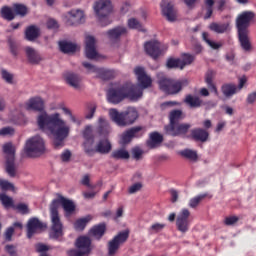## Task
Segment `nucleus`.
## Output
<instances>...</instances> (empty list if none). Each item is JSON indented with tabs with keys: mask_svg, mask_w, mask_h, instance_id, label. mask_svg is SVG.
<instances>
[{
	"mask_svg": "<svg viewBox=\"0 0 256 256\" xmlns=\"http://www.w3.org/2000/svg\"><path fill=\"white\" fill-rule=\"evenodd\" d=\"M128 26L132 30H138L140 32H145V29L143 28L142 24L139 22V20L135 18H131L128 20Z\"/></svg>",
	"mask_w": 256,
	"mask_h": 256,
	"instance_id": "obj_44",
	"label": "nucleus"
},
{
	"mask_svg": "<svg viewBox=\"0 0 256 256\" xmlns=\"http://www.w3.org/2000/svg\"><path fill=\"white\" fill-rule=\"evenodd\" d=\"M20 46L17 44V42L10 41V52L13 56L19 55Z\"/></svg>",
	"mask_w": 256,
	"mask_h": 256,
	"instance_id": "obj_55",
	"label": "nucleus"
},
{
	"mask_svg": "<svg viewBox=\"0 0 256 256\" xmlns=\"http://www.w3.org/2000/svg\"><path fill=\"white\" fill-rule=\"evenodd\" d=\"M144 51L147 55H150L152 58L157 59L163 53L162 45L158 41H150L144 44Z\"/></svg>",
	"mask_w": 256,
	"mask_h": 256,
	"instance_id": "obj_19",
	"label": "nucleus"
},
{
	"mask_svg": "<svg viewBox=\"0 0 256 256\" xmlns=\"http://www.w3.org/2000/svg\"><path fill=\"white\" fill-rule=\"evenodd\" d=\"M229 23H212L209 25V29L216 34H224L229 30Z\"/></svg>",
	"mask_w": 256,
	"mask_h": 256,
	"instance_id": "obj_29",
	"label": "nucleus"
},
{
	"mask_svg": "<svg viewBox=\"0 0 256 256\" xmlns=\"http://www.w3.org/2000/svg\"><path fill=\"white\" fill-rule=\"evenodd\" d=\"M59 48L62 53H74L78 50V45L72 42H59Z\"/></svg>",
	"mask_w": 256,
	"mask_h": 256,
	"instance_id": "obj_30",
	"label": "nucleus"
},
{
	"mask_svg": "<svg viewBox=\"0 0 256 256\" xmlns=\"http://www.w3.org/2000/svg\"><path fill=\"white\" fill-rule=\"evenodd\" d=\"M159 88L161 91L167 94H177L182 91L184 87H187L189 85L188 80H170L167 79L163 73H158L157 75Z\"/></svg>",
	"mask_w": 256,
	"mask_h": 256,
	"instance_id": "obj_6",
	"label": "nucleus"
},
{
	"mask_svg": "<svg viewBox=\"0 0 256 256\" xmlns=\"http://www.w3.org/2000/svg\"><path fill=\"white\" fill-rule=\"evenodd\" d=\"M180 155L191 162H197L198 161V153L197 151L186 149L180 152Z\"/></svg>",
	"mask_w": 256,
	"mask_h": 256,
	"instance_id": "obj_39",
	"label": "nucleus"
},
{
	"mask_svg": "<svg viewBox=\"0 0 256 256\" xmlns=\"http://www.w3.org/2000/svg\"><path fill=\"white\" fill-rule=\"evenodd\" d=\"M47 27H48V29L56 30V29H59V23L57 21H55L54 19L50 18L47 21Z\"/></svg>",
	"mask_w": 256,
	"mask_h": 256,
	"instance_id": "obj_59",
	"label": "nucleus"
},
{
	"mask_svg": "<svg viewBox=\"0 0 256 256\" xmlns=\"http://www.w3.org/2000/svg\"><path fill=\"white\" fill-rule=\"evenodd\" d=\"M107 35L111 41L119 40L120 37L127 35V28L125 26H117L113 29H110L107 32Z\"/></svg>",
	"mask_w": 256,
	"mask_h": 256,
	"instance_id": "obj_24",
	"label": "nucleus"
},
{
	"mask_svg": "<svg viewBox=\"0 0 256 256\" xmlns=\"http://www.w3.org/2000/svg\"><path fill=\"white\" fill-rule=\"evenodd\" d=\"M3 153L7 155V160H14L15 147L11 142H7L2 146Z\"/></svg>",
	"mask_w": 256,
	"mask_h": 256,
	"instance_id": "obj_36",
	"label": "nucleus"
},
{
	"mask_svg": "<svg viewBox=\"0 0 256 256\" xmlns=\"http://www.w3.org/2000/svg\"><path fill=\"white\" fill-rule=\"evenodd\" d=\"M182 117V111L181 110H174L170 113V124L169 125H174L178 124V121Z\"/></svg>",
	"mask_w": 256,
	"mask_h": 256,
	"instance_id": "obj_48",
	"label": "nucleus"
},
{
	"mask_svg": "<svg viewBox=\"0 0 256 256\" xmlns=\"http://www.w3.org/2000/svg\"><path fill=\"white\" fill-rule=\"evenodd\" d=\"M181 70H183L186 66L191 65L194 61V56L191 54H182L181 56Z\"/></svg>",
	"mask_w": 256,
	"mask_h": 256,
	"instance_id": "obj_45",
	"label": "nucleus"
},
{
	"mask_svg": "<svg viewBox=\"0 0 256 256\" xmlns=\"http://www.w3.org/2000/svg\"><path fill=\"white\" fill-rule=\"evenodd\" d=\"M189 216L188 209H182L177 216L176 226L181 233H186L189 230Z\"/></svg>",
	"mask_w": 256,
	"mask_h": 256,
	"instance_id": "obj_17",
	"label": "nucleus"
},
{
	"mask_svg": "<svg viewBox=\"0 0 256 256\" xmlns=\"http://www.w3.org/2000/svg\"><path fill=\"white\" fill-rule=\"evenodd\" d=\"M129 238V231H123L119 232L113 240L109 242V255L113 256L115 253H117L120 245L125 243L127 239Z\"/></svg>",
	"mask_w": 256,
	"mask_h": 256,
	"instance_id": "obj_14",
	"label": "nucleus"
},
{
	"mask_svg": "<svg viewBox=\"0 0 256 256\" xmlns=\"http://www.w3.org/2000/svg\"><path fill=\"white\" fill-rule=\"evenodd\" d=\"M144 151L140 147H134L132 149V156L136 161H139L142 159Z\"/></svg>",
	"mask_w": 256,
	"mask_h": 256,
	"instance_id": "obj_53",
	"label": "nucleus"
},
{
	"mask_svg": "<svg viewBox=\"0 0 256 256\" xmlns=\"http://www.w3.org/2000/svg\"><path fill=\"white\" fill-rule=\"evenodd\" d=\"M91 221V216H87L84 218H80L78 219L75 224H74V228L77 231H83L86 227V225Z\"/></svg>",
	"mask_w": 256,
	"mask_h": 256,
	"instance_id": "obj_41",
	"label": "nucleus"
},
{
	"mask_svg": "<svg viewBox=\"0 0 256 256\" xmlns=\"http://www.w3.org/2000/svg\"><path fill=\"white\" fill-rule=\"evenodd\" d=\"M64 21L70 26L83 24L85 22L84 12L80 9H73L64 15Z\"/></svg>",
	"mask_w": 256,
	"mask_h": 256,
	"instance_id": "obj_13",
	"label": "nucleus"
},
{
	"mask_svg": "<svg viewBox=\"0 0 256 256\" xmlns=\"http://www.w3.org/2000/svg\"><path fill=\"white\" fill-rule=\"evenodd\" d=\"M184 103L190 108H199L202 105V100L197 96L188 95L186 99H184Z\"/></svg>",
	"mask_w": 256,
	"mask_h": 256,
	"instance_id": "obj_34",
	"label": "nucleus"
},
{
	"mask_svg": "<svg viewBox=\"0 0 256 256\" xmlns=\"http://www.w3.org/2000/svg\"><path fill=\"white\" fill-rule=\"evenodd\" d=\"M223 96L231 98L233 95L239 93L237 85L233 83H226L221 86Z\"/></svg>",
	"mask_w": 256,
	"mask_h": 256,
	"instance_id": "obj_27",
	"label": "nucleus"
},
{
	"mask_svg": "<svg viewBox=\"0 0 256 256\" xmlns=\"http://www.w3.org/2000/svg\"><path fill=\"white\" fill-rule=\"evenodd\" d=\"M14 233V228L10 227L7 229L6 233L4 234L6 241H11L12 235Z\"/></svg>",
	"mask_w": 256,
	"mask_h": 256,
	"instance_id": "obj_63",
	"label": "nucleus"
},
{
	"mask_svg": "<svg viewBox=\"0 0 256 256\" xmlns=\"http://www.w3.org/2000/svg\"><path fill=\"white\" fill-rule=\"evenodd\" d=\"M160 6L162 14L168 21L174 22L177 20V10L173 8V3L170 0H163Z\"/></svg>",
	"mask_w": 256,
	"mask_h": 256,
	"instance_id": "obj_18",
	"label": "nucleus"
},
{
	"mask_svg": "<svg viewBox=\"0 0 256 256\" xmlns=\"http://www.w3.org/2000/svg\"><path fill=\"white\" fill-rule=\"evenodd\" d=\"M82 65L85 69H87L88 73H95L98 78L103 80H109L114 77V72L112 70L99 68L89 62H83Z\"/></svg>",
	"mask_w": 256,
	"mask_h": 256,
	"instance_id": "obj_11",
	"label": "nucleus"
},
{
	"mask_svg": "<svg viewBox=\"0 0 256 256\" xmlns=\"http://www.w3.org/2000/svg\"><path fill=\"white\" fill-rule=\"evenodd\" d=\"M44 227H45V225L38 218H36V217L31 218L28 221V225H27L28 238L31 239L34 234L41 232Z\"/></svg>",
	"mask_w": 256,
	"mask_h": 256,
	"instance_id": "obj_20",
	"label": "nucleus"
},
{
	"mask_svg": "<svg viewBox=\"0 0 256 256\" xmlns=\"http://www.w3.org/2000/svg\"><path fill=\"white\" fill-rule=\"evenodd\" d=\"M167 67L169 69L178 68V69L182 70L181 59L170 58L167 62Z\"/></svg>",
	"mask_w": 256,
	"mask_h": 256,
	"instance_id": "obj_50",
	"label": "nucleus"
},
{
	"mask_svg": "<svg viewBox=\"0 0 256 256\" xmlns=\"http://www.w3.org/2000/svg\"><path fill=\"white\" fill-rule=\"evenodd\" d=\"M191 128V125L189 123H175L172 125H167L164 127L167 134L175 137V136H182L185 135L189 129Z\"/></svg>",
	"mask_w": 256,
	"mask_h": 256,
	"instance_id": "obj_15",
	"label": "nucleus"
},
{
	"mask_svg": "<svg viewBox=\"0 0 256 256\" xmlns=\"http://www.w3.org/2000/svg\"><path fill=\"white\" fill-rule=\"evenodd\" d=\"M25 52L31 64H39L42 61L41 55L34 48L28 46L25 48Z\"/></svg>",
	"mask_w": 256,
	"mask_h": 256,
	"instance_id": "obj_26",
	"label": "nucleus"
},
{
	"mask_svg": "<svg viewBox=\"0 0 256 256\" xmlns=\"http://www.w3.org/2000/svg\"><path fill=\"white\" fill-rule=\"evenodd\" d=\"M134 73L137 78L138 85H135L137 87V90H140L143 92V90L148 89L152 85V79L151 77L146 73L145 68L141 66H137L134 68Z\"/></svg>",
	"mask_w": 256,
	"mask_h": 256,
	"instance_id": "obj_10",
	"label": "nucleus"
},
{
	"mask_svg": "<svg viewBox=\"0 0 256 256\" xmlns=\"http://www.w3.org/2000/svg\"><path fill=\"white\" fill-rule=\"evenodd\" d=\"M0 15L2 18L6 19L8 21H12L15 17V14H14L12 8L9 6L1 7Z\"/></svg>",
	"mask_w": 256,
	"mask_h": 256,
	"instance_id": "obj_38",
	"label": "nucleus"
},
{
	"mask_svg": "<svg viewBox=\"0 0 256 256\" xmlns=\"http://www.w3.org/2000/svg\"><path fill=\"white\" fill-rule=\"evenodd\" d=\"M91 240L87 236H80L76 240L77 250H70L68 252L69 256H85L88 255L91 251Z\"/></svg>",
	"mask_w": 256,
	"mask_h": 256,
	"instance_id": "obj_9",
	"label": "nucleus"
},
{
	"mask_svg": "<svg viewBox=\"0 0 256 256\" xmlns=\"http://www.w3.org/2000/svg\"><path fill=\"white\" fill-rule=\"evenodd\" d=\"M64 80L75 90H80L82 87L81 78L77 74L71 72L64 73Z\"/></svg>",
	"mask_w": 256,
	"mask_h": 256,
	"instance_id": "obj_23",
	"label": "nucleus"
},
{
	"mask_svg": "<svg viewBox=\"0 0 256 256\" xmlns=\"http://www.w3.org/2000/svg\"><path fill=\"white\" fill-rule=\"evenodd\" d=\"M143 92L132 82H126L120 85H113L107 92V100L113 105L120 104L125 99L138 101L142 98Z\"/></svg>",
	"mask_w": 256,
	"mask_h": 256,
	"instance_id": "obj_2",
	"label": "nucleus"
},
{
	"mask_svg": "<svg viewBox=\"0 0 256 256\" xmlns=\"http://www.w3.org/2000/svg\"><path fill=\"white\" fill-rule=\"evenodd\" d=\"M143 188V184L141 182H136L134 184H132L129 188H128V193L130 195L136 194L139 191H141Z\"/></svg>",
	"mask_w": 256,
	"mask_h": 256,
	"instance_id": "obj_52",
	"label": "nucleus"
},
{
	"mask_svg": "<svg viewBox=\"0 0 256 256\" xmlns=\"http://www.w3.org/2000/svg\"><path fill=\"white\" fill-rule=\"evenodd\" d=\"M192 137L196 141L206 142L209 137V133L204 129H196L192 131Z\"/></svg>",
	"mask_w": 256,
	"mask_h": 256,
	"instance_id": "obj_33",
	"label": "nucleus"
},
{
	"mask_svg": "<svg viewBox=\"0 0 256 256\" xmlns=\"http://www.w3.org/2000/svg\"><path fill=\"white\" fill-rule=\"evenodd\" d=\"M205 194H199L198 196H195L190 199L189 201V207L195 208L198 207V205L205 199Z\"/></svg>",
	"mask_w": 256,
	"mask_h": 256,
	"instance_id": "obj_49",
	"label": "nucleus"
},
{
	"mask_svg": "<svg viewBox=\"0 0 256 256\" xmlns=\"http://www.w3.org/2000/svg\"><path fill=\"white\" fill-rule=\"evenodd\" d=\"M96 43L93 36L86 37V56L91 60L98 59L99 56L97 47L95 46Z\"/></svg>",
	"mask_w": 256,
	"mask_h": 256,
	"instance_id": "obj_21",
	"label": "nucleus"
},
{
	"mask_svg": "<svg viewBox=\"0 0 256 256\" xmlns=\"http://www.w3.org/2000/svg\"><path fill=\"white\" fill-rule=\"evenodd\" d=\"M16 209L18 210L19 213H21L22 215H27L29 214V208L26 204H18L16 206Z\"/></svg>",
	"mask_w": 256,
	"mask_h": 256,
	"instance_id": "obj_56",
	"label": "nucleus"
},
{
	"mask_svg": "<svg viewBox=\"0 0 256 256\" xmlns=\"http://www.w3.org/2000/svg\"><path fill=\"white\" fill-rule=\"evenodd\" d=\"M13 10L16 15H20V17H25V15L28 14V8L27 6H24L22 4H16L13 6Z\"/></svg>",
	"mask_w": 256,
	"mask_h": 256,
	"instance_id": "obj_47",
	"label": "nucleus"
},
{
	"mask_svg": "<svg viewBox=\"0 0 256 256\" xmlns=\"http://www.w3.org/2000/svg\"><path fill=\"white\" fill-rule=\"evenodd\" d=\"M165 226V224L155 223L151 226L149 231L151 234L160 233L165 228Z\"/></svg>",
	"mask_w": 256,
	"mask_h": 256,
	"instance_id": "obj_54",
	"label": "nucleus"
},
{
	"mask_svg": "<svg viewBox=\"0 0 256 256\" xmlns=\"http://www.w3.org/2000/svg\"><path fill=\"white\" fill-rule=\"evenodd\" d=\"M238 38H239V43H240L241 49L247 53L251 52L252 44H251V40L249 38V31L238 32Z\"/></svg>",
	"mask_w": 256,
	"mask_h": 256,
	"instance_id": "obj_22",
	"label": "nucleus"
},
{
	"mask_svg": "<svg viewBox=\"0 0 256 256\" xmlns=\"http://www.w3.org/2000/svg\"><path fill=\"white\" fill-rule=\"evenodd\" d=\"M6 171L10 177H15L17 174V168L15 167L14 159H7Z\"/></svg>",
	"mask_w": 256,
	"mask_h": 256,
	"instance_id": "obj_43",
	"label": "nucleus"
},
{
	"mask_svg": "<svg viewBox=\"0 0 256 256\" xmlns=\"http://www.w3.org/2000/svg\"><path fill=\"white\" fill-rule=\"evenodd\" d=\"M143 134H144V128L142 126L133 127L121 135L120 144L121 145L129 144L132 138L141 137L143 136Z\"/></svg>",
	"mask_w": 256,
	"mask_h": 256,
	"instance_id": "obj_16",
	"label": "nucleus"
},
{
	"mask_svg": "<svg viewBox=\"0 0 256 256\" xmlns=\"http://www.w3.org/2000/svg\"><path fill=\"white\" fill-rule=\"evenodd\" d=\"M109 116L119 127H126L137 121L139 113L137 109L133 107H129L126 111L121 113L117 109L112 108L109 110Z\"/></svg>",
	"mask_w": 256,
	"mask_h": 256,
	"instance_id": "obj_5",
	"label": "nucleus"
},
{
	"mask_svg": "<svg viewBox=\"0 0 256 256\" xmlns=\"http://www.w3.org/2000/svg\"><path fill=\"white\" fill-rule=\"evenodd\" d=\"M247 83V78L245 76H242L240 79H239V83H238V86H237V90L240 92L242 91V89L244 88L245 84Z\"/></svg>",
	"mask_w": 256,
	"mask_h": 256,
	"instance_id": "obj_62",
	"label": "nucleus"
},
{
	"mask_svg": "<svg viewBox=\"0 0 256 256\" xmlns=\"http://www.w3.org/2000/svg\"><path fill=\"white\" fill-rule=\"evenodd\" d=\"M213 78H214V72L212 70H209L206 74V83L208 85V88L210 89L211 93L215 95H219L217 87L213 84Z\"/></svg>",
	"mask_w": 256,
	"mask_h": 256,
	"instance_id": "obj_37",
	"label": "nucleus"
},
{
	"mask_svg": "<svg viewBox=\"0 0 256 256\" xmlns=\"http://www.w3.org/2000/svg\"><path fill=\"white\" fill-rule=\"evenodd\" d=\"M111 157L115 160H127L130 158V154L126 149L120 148L113 151Z\"/></svg>",
	"mask_w": 256,
	"mask_h": 256,
	"instance_id": "obj_35",
	"label": "nucleus"
},
{
	"mask_svg": "<svg viewBox=\"0 0 256 256\" xmlns=\"http://www.w3.org/2000/svg\"><path fill=\"white\" fill-rule=\"evenodd\" d=\"M98 132L101 135H107L111 132L109 122L104 117H99L98 118Z\"/></svg>",
	"mask_w": 256,
	"mask_h": 256,
	"instance_id": "obj_28",
	"label": "nucleus"
},
{
	"mask_svg": "<svg viewBox=\"0 0 256 256\" xmlns=\"http://www.w3.org/2000/svg\"><path fill=\"white\" fill-rule=\"evenodd\" d=\"M13 134L14 129L12 127H3L2 129H0V136H8Z\"/></svg>",
	"mask_w": 256,
	"mask_h": 256,
	"instance_id": "obj_58",
	"label": "nucleus"
},
{
	"mask_svg": "<svg viewBox=\"0 0 256 256\" xmlns=\"http://www.w3.org/2000/svg\"><path fill=\"white\" fill-rule=\"evenodd\" d=\"M105 230V224H99L98 226H95L91 229L90 235L95 239L100 240L103 237Z\"/></svg>",
	"mask_w": 256,
	"mask_h": 256,
	"instance_id": "obj_32",
	"label": "nucleus"
},
{
	"mask_svg": "<svg viewBox=\"0 0 256 256\" xmlns=\"http://www.w3.org/2000/svg\"><path fill=\"white\" fill-rule=\"evenodd\" d=\"M202 39L213 50H218L222 47L221 42L211 41L210 38H209V34L207 32L202 33Z\"/></svg>",
	"mask_w": 256,
	"mask_h": 256,
	"instance_id": "obj_40",
	"label": "nucleus"
},
{
	"mask_svg": "<svg viewBox=\"0 0 256 256\" xmlns=\"http://www.w3.org/2000/svg\"><path fill=\"white\" fill-rule=\"evenodd\" d=\"M41 34L40 28L35 25H31L26 30V38L29 41H34L37 39Z\"/></svg>",
	"mask_w": 256,
	"mask_h": 256,
	"instance_id": "obj_31",
	"label": "nucleus"
},
{
	"mask_svg": "<svg viewBox=\"0 0 256 256\" xmlns=\"http://www.w3.org/2000/svg\"><path fill=\"white\" fill-rule=\"evenodd\" d=\"M163 142V136L158 132H153L150 134L149 140L147 141V146L150 149H157Z\"/></svg>",
	"mask_w": 256,
	"mask_h": 256,
	"instance_id": "obj_25",
	"label": "nucleus"
},
{
	"mask_svg": "<svg viewBox=\"0 0 256 256\" xmlns=\"http://www.w3.org/2000/svg\"><path fill=\"white\" fill-rule=\"evenodd\" d=\"M0 202L3 205L4 208H10L13 207V199L10 196H7V194H0Z\"/></svg>",
	"mask_w": 256,
	"mask_h": 256,
	"instance_id": "obj_46",
	"label": "nucleus"
},
{
	"mask_svg": "<svg viewBox=\"0 0 256 256\" xmlns=\"http://www.w3.org/2000/svg\"><path fill=\"white\" fill-rule=\"evenodd\" d=\"M45 150V141L40 136L29 138L24 147V152L31 158L40 157L45 153Z\"/></svg>",
	"mask_w": 256,
	"mask_h": 256,
	"instance_id": "obj_8",
	"label": "nucleus"
},
{
	"mask_svg": "<svg viewBox=\"0 0 256 256\" xmlns=\"http://www.w3.org/2000/svg\"><path fill=\"white\" fill-rule=\"evenodd\" d=\"M0 189L2 191H15V187L13 183L9 182L8 180L0 179Z\"/></svg>",
	"mask_w": 256,
	"mask_h": 256,
	"instance_id": "obj_51",
	"label": "nucleus"
},
{
	"mask_svg": "<svg viewBox=\"0 0 256 256\" xmlns=\"http://www.w3.org/2000/svg\"><path fill=\"white\" fill-rule=\"evenodd\" d=\"M27 111L41 112L37 117L38 128L53 138V144L56 149L64 146V140L69 136L70 126L63 120L61 114H48L44 111V101L40 97L31 98L26 103Z\"/></svg>",
	"mask_w": 256,
	"mask_h": 256,
	"instance_id": "obj_1",
	"label": "nucleus"
},
{
	"mask_svg": "<svg viewBox=\"0 0 256 256\" xmlns=\"http://www.w3.org/2000/svg\"><path fill=\"white\" fill-rule=\"evenodd\" d=\"M254 18V13L251 11H244L238 15L236 19V26L238 32H249V26Z\"/></svg>",
	"mask_w": 256,
	"mask_h": 256,
	"instance_id": "obj_12",
	"label": "nucleus"
},
{
	"mask_svg": "<svg viewBox=\"0 0 256 256\" xmlns=\"http://www.w3.org/2000/svg\"><path fill=\"white\" fill-rule=\"evenodd\" d=\"M256 101V92H252L247 97V103L252 105Z\"/></svg>",
	"mask_w": 256,
	"mask_h": 256,
	"instance_id": "obj_64",
	"label": "nucleus"
},
{
	"mask_svg": "<svg viewBox=\"0 0 256 256\" xmlns=\"http://www.w3.org/2000/svg\"><path fill=\"white\" fill-rule=\"evenodd\" d=\"M239 221V218L237 216H229L226 217V219H224V224L230 226V225H234Z\"/></svg>",
	"mask_w": 256,
	"mask_h": 256,
	"instance_id": "obj_57",
	"label": "nucleus"
},
{
	"mask_svg": "<svg viewBox=\"0 0 256 256\" xmlns=\"http://www.w3.org/2000/svg\"><path fill=\"white\" fill-rule=\"evenodd\" d=\"M1 78L6 82L7 84L13 85L15 83V77L14 74L7 71L6 69L1 70Z\"/></svg>",
	"mask_w": 256,
	"mask_h": 256,
	"instance_id": "obj_42",
	"label": "nucleus"
},
{
	"mask_svg": "<svg viewBox=\"0 0 256 256\" xmlns=\"http://www.w3.org/2000/svg\"><path fill=\"white\" fill-rule=\"evenodd\" d=\"M59 204L62 205V208L64 212H66L67 216L72 214L73 211L75 210L74 203L71 200L66 199L65 197H60L59 199L53 200L50 207L51 223H52L51 232H50L51 239H59L60 237L63 236V224L61 222L59 212H58Z\"/></svg>",
	"mask_w": 256,
	"mask_h": 256,
	"instance_id": "obj_3",
	"label": "nucleus"
},
{
	"mask_svg": "<svg viewBox=\"0 0 256 256\" xmlns=\"http://www.w3.org/2000/svg\"><path fill=\"white\" fill-rule=\"evenodd\" d=\"M95 111H97V106L91 105L87 114H86V118L87 119H92L93 116H94Z\"/></svg>",
	"mask_w": 256,
	"mask_h": 256,
	"instance_id": "obj_61",
	"label": "nucleus"
},
{
	"mask_svg": "<svg viewBox=\"0 0 256 256\" xmlns=\"http://www.w3.org/2000/svg\"><path fill=\"white\" fill-rule=\"evenodd\" d=\"M83 137L86 139L84 141V151L89 155H93L94 153L108 154L111 149V143L107 139L100 140L97 144L96 148H94V137L92 136V126H87L83 131Z\"/></svg>",
	"mask_w": 256,
	"mask_h": 256,
	"instance_id": "obj_4",
	"label": "nucleus"
},
{
	"mask_svg": "<svg viewBox=\"0 0 256 256\" xmlns=\"http://www.w3.org/2000/svg\"><path fill=\"white\" fill-rule=\"evenodd\" d=\"M60 158L62 162H69L71 158V152L69 150L63 151Z\"/></svg>",
	"mask_w": 256,
	"mask_h": 256,
	"instance_id": "obj_60",
	"label": "nucleus"
},
{
	"mask_svg": "<svg viewBox=\"0 0 256 256\" xmlns=\"http://www.w3.org/2000/svg\"><path fill=\"white\" fill-rule=\"evenodd\" d=\"M95 17L99 24L105 27L109 24L108 17L113 11L112 2L110 0H97L93 5Z\"/></svg>",
	"mask_w": 256,
	"mask_h": 256,
	"instance_id": "obj_7",
	"label": "nucleus"
}]
</instances>
